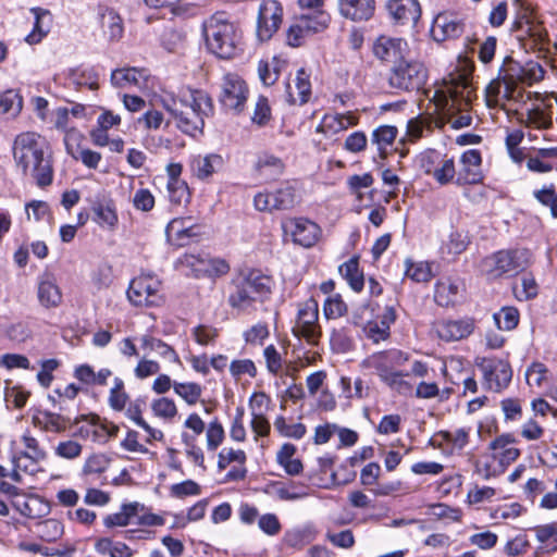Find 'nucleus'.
Returning <instances> with one entry per match:
<instances>
[{"label":"nucleus","instance_id":"obj_1","mask_svg":"<svg viewBox=\"0 0 557 557\" xmlns=\"http://www.w3.org/2000/svg\"><path fill=\"white\" fill-rule=\"evenodd\" d=\"M13 158L23 175H30L39 187L49 186L53 180L48 144L39 134L25 132L13 143Z\"/></svg>","mask_w":557,"mask_h":557},{"label":"nucleus","instance_id":"obj_2","mask_svg":"<svg viewBox=\"0 0 557 557\" xmlns=\"http://www.w3.org/2000/svg\"><path fill=\"white\" fill-rule=\"evenodd\" d=\"M472 94L470 78L466 73L450 75L449 81H445V89L434 91L435 108L453 128L460 129L471 124L472 117L468 111Z\"/></svg>","mask_w":557,"mask_h":557},{"label":"nucleus","instance_id":"obj_3","mask_svg":"<svg viewBox=\"0 0 557 557\" xmlns=\"http://www.w3.org/2000/svg\"><path fill=\"white\" fill-rule=\"evenodd\" d=\"M163 107L174 117L176 126L191 136L201 133L205 117L213 111L211 98L202 90L190 88L163 99Z\"/></svg>","mask_w":557,"mask_h":557},{"label":"nucleus","instance_id":"obj_4","mask_svg":"<svg viewBox=\"0 0 557 557\" xmlns=\"http://www.w3.org/2000/svg\"><path fill=\"white\" fill-rule=\"evenodd\" d=\"M203 33L208 49L221 59H232L240 50L242 33L224 13L213 14L206 22Z\"/></svg>","mask_w":557,"mask_h":557},{"label":"nucleus","instance_id":"obj_5","mask_svg":"<svg viewBox=\"0 0 557 557\" xmlns=\"http://www.w3.org/2000/svg\"><path fill=\"white\" fill-rule=\"evenodd\" d=\"M271 293V278L259 271H250L233 280L228 305L237 310H246L257 301H262Z\"/></svg>","mask_w":557,"mask_h":557},{"label":"nucleus","instance_id":"obj_6","mask_svg":"<svg viewBox=\"0 0 557 557\" xmlns=\"http://www.w3.org/2000/svg\"><path fill=\"white\" fill-rule=\"evenodd\" d=\"M429 77V71L423 62L416 59H403L392 65L388 74V85L399 91H418L423 88Z\"/></svg>","mask_w":557,"mask_h":557},{"label":"nucleus","instance_id":"obj_7","mask_svg":"<svg viewBox=\"0 0 557 557\" xmlns=\"http://www.w3.org/2000/svg\"><path fill=\"white\" fill-rule=\"evenodd\" d=\"M475 364L483 373V386L491 392L502 393L512 379V369L508 361L497 358H476Z\"/></svg>","mask_w":557,"mask_h":557},{"label":"nucleus","instance_id":"obj_8","mask_svg":"<svg viewBox=\"0 0 557 557\" xmlns=\"http://www.w3.org/2000/svg\"><path fill=\"white\" fill-rule=\"evenodd\" d=\"M527 250H500L484 260V267L492 277L517 274L528 265Z\"/></svg>","mask_w":557,"mask_h":557},{"label":"nucleus","instance_id":"obj_9","mask_svg":"<svg viewBox=\"0 0 557 557\" xmlns=\"http://www.w3.org/2000/svg\"><path fill=\"white\" fill-rule=\"evenodd\" d=\"M293 334L304 337L309 344H317L322 335L319 324V306L317 300L308 299L298 306Z\"/></svg>","mask_w":557,"mask_h":557},{"label":"nucleus","instance_id":"obj_10","mask_svg":"<svg viewBox=\"0 0 557 557\" xmlns=\"http://www.w3.org/2000/svg\"><path fill=\"white\" fill-rule=\"evenodd\" d=\"M161 283L150 274H143L132 280L127 297L135 306H158L162 298L159 294Z\"/></svg>","mask_w":557,"mask_h":557},{"label":"nucleus","instance_id":"obj_11","mask_svg":"<svg viewBox=\"0 0 557 557\" xmlns=\"http://www.w3.org/2000/svg\"><path fill=\"white\" fill-rule=\"evenodd\" d=\"M283 8L277 0H264L261 2L257 18V37L260 41H267L277 32L282 23Z\"/></svg>","mask_w":557,"mask_h":557},{"label":"nucleus","instance_id":"obj_12","mask_svg":"<svg viewBox=\"0 0 557 557\" xmlns=\"http://www.w3.org/2000/svg\"><path fill=\"white\" fill-rule=\"evenodd\" d=\"M282 227L296 245L305 248L314 246L321 236L320 226L305 218L288 219L282 223Z\"/></svg>","mask_w":557,"mask_h":557},{"label":"nucleus","instance_id":"obj_13","mask_svg":"<svg viewBox=\"0 0 557 557\" xmlns=\"http://www.w3.org/2000/svg\"><path fill=\"white\" fill-rule=\"evenodd\" d=\"M248 88L245 82L236 74H226L223 77L220 102L226 110L240 112L247 100Z\"/></svg>","mask_w":557,"mask_h":557},{"label":"nucleus","instance_id":"obj_14","mask_svg":"<svg viewBox=\"0 0 557 557\" xmlns=\"http://www.w3.org/2000/svg\"><path fill=\"white\" fill-rule=\"evenodd\" d=\"M373 54L382 62L396 65L409 53L408 44L403 38L380 36L373 44Z\"/></svg>","mask_w":557,"mask_h":557},{"label":"nucleus","instance_id":"obj_15","mask_svg":"<svg viewBox=\"0 0 557 557\" xmlns=\"http://www.w3.org/2000/svg\"><path fill=\"white\" fill-rule=\"evenodd\" d=\"M168 240L177 247H184L201 235V226L194 223L190 216L175 218L165 228Z\"/></svg>","mask_w":557,"mask_h":557},{"label":"nucleus","instance_id":"obj_16","mask_svg":"<svg viewBox=\"0 0 557 557\" xmlns=\"http://www.w3.org/2000/svg\"><path fill=\"white\" fill-rule=\"evenodd\" d=\"M475 327V320L470 317L457 320L444 319L434 324L437 336L445 342L461 341L470 336Z\"/></svg>","mask_w":557,"mask_h":557},{"label":"nucleus","instance_id":"obj_17","mask_svg":"<svg viewBox=\"0 0 557 557\" xmlns=\"http://www.w3.org/2000/svg\"><path fill=\"white\" fill-rule=\"evenodd\" d=\"M521 1L522 0H515V3L519 4L521 8L517 13L513 29L523 32V34L532 39L535 46L544 44L547 40L546 29L543 27L542 23L533 18L530 8L524 7Z\"/></svg>","mask_w":557,"mask_h":557},{"label":"nucleus","instance_id":"obj_18","mask_svg":"<svg viewBox=\"0 0 557 557\" xmlns=\"http://www.w3.org/2000/svg\"><path fill=\"white\" fill-rule=\"evenodd\" d=\"M461 169L457 173L456 184L468 185L479 184L483 180L481 171V153L479 150L470 149L462 153L460 158Z\"/></svg>","mask_w":557,"mask_h":557},{"label":"nucleus","instance_id":"obj_19","mask_svg":"<svg viewBox=\"0 0 557 557\" xmlns=\"http://www.w3.org/2000/svg\"><path fill=\"white\" fill-rule=\"evenodd\" d=\"M515 443L516 438L509 433L502 434L490 443L488 448L493 451L492 458L498 460L500 471H505L510 463L519 458L520 449L512 446Z\"/></svg>","mask_w":557,"mask_h":557},{"label":"nucleus","instance_id":"obj_20","mask_svg":"<svg viewBox=\"0 0 557 557\" xmlns=\"http://www.w3.org/2000/svg\"><path fill=\"white\" fill-rule=\"evenodd\" d=\"M465 32V24L456 16L440 13L433 22L431 34L436 41H445L460 37Z\"/></svg>","mask_w":557,"mask_h":557},{"label":"nucleus","instance_id":"obj_21","mask_svg":"<svg viewBox=\"0 0 557 557\" xmlns=\"http://www.w3.org/2000/svg\"><path fill=\"white\" fill-rule=\"evenodd\" d=\"M504 83V98L510 100L513 98L517 85L525 79L524 66L515 61L511 57H506L498 70Z\"/></svg>","mask_w":557,"mask_h":557},{"label":"nucleus","instance_id":"obj_22","mask_svg":"<svg viewBox=\"0 0 557 557\" xmlns=\"http://www.w3.org/2000/svg\"><path fill=\"white\" fill-rule=\"evenodd\" d=\"M387 10L391 16L403 25H416L421 16L420 3L417 0H389Z\"/></svg>","mask_w":557,"mask_h":557},{"label":"nucleus","instance_id":"obj_23","mask_svg":"<svg viewBox=\"0 0 557 557\" xmlns=\"http://www.w3.org/2000/svg\"><path fill=\"white\" fill-rule=\"evenodd\" d=\"M357 124L358 117L350 112L344 114H325L317 126L315 132L322 133L325 137H332Z\"/></svg>","mask_w":557,"mask_h":557},{"label":"nucleus","instance_id":"obj_24","mask_svg":"<svg viewBox=\"0 0 557 557\" xmlns=\"http://www.w3.org/2000/svg\"><path fill=\"white\" fill-rule=\"evenodd\" d=\"M310 75L305 69H299L294 81V85L286 84V100L290 104H305L309 101L311 95Z\"/></svg>","mask_w":557,"mask_h":557},{"label":"nucleus","instance_id":"obj_25","mask_svg":"<svg viewBox=\"0 0 557 557\" xmlns=\"http://www.w3.org/2000/svg\"><path fill=\"white\" fill-rule=\"evenodd\" d=\"M341 14L351 21H367L374 12V0H338Z\"/></svg>","mask_w":557,"mask_h":557},{"label":"nucleus","instance_id":"obj_26","mask_svg":"<svg viewBox=\"0 0 557 557\" xmlns=\"http://www.w3.org/2000/svg\"><path fill=\"white\" fill-rule=\"evenodd\" d=\"M462 284L458 280L444 277L437 281L434 300L441 307H449L457 302Z\"/></svg>","mask_w":557,"mask_h":557},{"label":"nucleus","instance_id":"obj_27","mask_svg":"<svg viewBox=\"0 0 557 557\" xmlns=\"http://www.w3.org/2000/svg\"><path fill=\"white\" fill-rule=\"evenodd\" d=\"M98 16L103 34L109 40L116 41L122 38L124 27L123 21L117 12L110 8H100Z\"/></svg>","mask_w":557,"mask_h":557},{"label":"nucleus","instance_id":"obj_28","mask_svg":"<svg viewBox=\"0 0 557 557\" xmlns=\"http://www.w3.org/2000/svg\"><path fill=\"white\" fill-rule=\"evenodd\" d=\"M191 170L200 180H207L223 166V158L216 153L197 156L191 160Z\"/></svg>","mask_w":557,"mask_h":557},{"label":"nucleus","instance_id":"obj_29","mask_svg":"<svg viewBox=\"0 0 557 557\" xmlns=\"http://www.w3.org/2000/svg\"><path fill=\"white\" fill-rule=\"evenodd\" d=\"M267 492L280 500H297L308 495L306 486L294 481H290L288 485L278 481L272 482Z\"/></svg>","mask_w":557,"mask_h":557},{"label":"nucleus","instance_id":"obj_30","mask_svg":"<svg viewBox=\"0 0 557 557\" xmlns=\"http://www.w3.org/2000/svg\"><path fill=\"white\" fill-rule=\"evenodd\" d=\"M398 135V129L393 125H381L371 135V144L376 146L379 156L384 159L388 153V147L393 145Z\"/></svg>","mask_w":557,"mask_h":557},{"label":"nucleus","instance_id":"obj_31","mask_svg":"<svg viewBox=\"0 0 557 557\" xmlns=\"http://www.w3.org/2000/svg\"><path fill=\"white\" fill-rule=\"evenodd\" d=\"M38 300L45 308L58 307L62 301V294L58 285L49 276L39 282Z\"/></svg>","mask_w":557,"mask_h":557},{"label":"nucleus","instance_id":"obj_32","mask_svg":"<svg viewBox=\"0 0 557 557\" xmlns=\"http://www.w3.org/2000/svg\"><path fill=\"white\" fill-rule=\"evenodd\" d=\"M74 139V134H69L65 137V146L67 153H70L74 159L81 160L87 168L97 169L102 158L101 154L90 149L81 148L79 146L74 147L72 144V140Z\"/></svg>","mask_w":557,"mask_h":557},{"label":"nucleus","instance_id":"obj_33","mask_svg":"<svg viewBox=\"0 0 557 557\" xmlns=\"http://www.w3.org/2000/svg\"><path fill=\"white\" fill-rule=\"evenodd\" d=\"M256 170L264 180L273 181L283 173L284 164L280 158L263 153L258 157Z\"/></svg>","mask_w":557,"mask_h":557},{"label":"nucleus","instance_id":"obj_34","mask_svg":"<svg viewBox=\"0 0 557 557\" xmlns=\"http://www.w3.org/2000/svg\"><path fill=\"white\" fill-rule=\"evenodd\" d=\"M139 506L137 502L123 504L119 512L110 513L103 518V524L108 529L128 525L131 520L137 516Z\"/></svg>","mask_w":557,"mask_h":557},{"label":"nucleus","instance_id":"obj_35","mask_svg":"<svg viewBox=\"0 0 557 557\" xmlns=\"http://www.w3.org/2000/svg\"><path fill=\"white\" fill-rule=\"evenodd\" d=\"M69 79L77 88L88 87L90 90L99 88V74L95 67H77L69 72Z\"/></svg>","mask_w":557,"mask_h":557},{"label":"nucleus","instance_id":"obj_36","mask_svg":"<svg viewBox=\"0 0 557 557\" xmlns=\"http://www.w3.org/2000/svg\"><path fill=\"white\" fill-rule=\"evenodd\" d=\"M339 272L355 292H360L363 288L364 278L362 272L359 270L358 257H352L342 264Z\"/></svg>","mask_w":557,"mask_h":557},{"label":"nucleus","instance_id":"obj_37","mask_svg":"<svg viewBox=\"0 0 557 557\" xmlns=\"http://www.w3.org/2000/svg\"><path fill=\"white\" fill-rule=\"evenodd\" d=\"M30 12L35 16V24L33 32L26 36L25 40L29 45H34L40 42L44 36L48 33L49 29L47 25H45V20L50 22V13L49 11L40 8H32Z\"/></svg>","mask_w":557,"mask_h":557},{"label":"nucleus","instance_id":"obj_38","mask_svg":"<svg viewBox=\"0 0 557 557\" xmlns=\"http://www.w3.org/2000/svg\"><path fill=\"white\" fill-rule=\"evenodd\" d=\"M140 75L141 72L136 67L117 69L111 73V84L119 88L138 86Z\"/></svg>","mask_w":557,"mask_h":557},{"label":"nucleus","instance_id":"obj_39","mask_svg":"<svg viewBox=\"0 0 557 557\" xmlns=\"http://www.w3.org/2000/svg\"><path fill=\"white\" fill-rule=\"evenodd\" d=\"M94 220L100 226L114 227L117 223V214L112 202H97L92 207Z\"/></svg>","mask_w":557,"mask_h":557},{"label":"nucleus","instance_id":"obj_40","mask_svg":"<svg viewBox=\"0 0 557 557\" xmlns=\"http://www.w3.org/2000/svg\"><path fill=\"white\" fill-rule=\"evenodd\" d=\"M298 18L308 35L325 29L330 22V16L321 10L315 11L313 14H302Z\"/></svg>","mask_w":557,"mask_h":557},{"label":"nucleus","instance_id":"obj_41","mask_svg":"<svg viewBox=\"0 0 557 557\" xmlns=\"http://www.w3.org/2000/svg\"><path fill=\"white\" fill-rule=\"evenodd\" d=\"M273 200L275 210H289L298 202V195L293 186L285 184L273 193Z\"/></svg>","mask_w":557,"mask_h":557},{"label":"nucleus","instance_id":"obj_42","mask_svg":"<svg viewBox=\"0 0 557 557\" xmlns=\"http://www.w3.org/2000/svg\"><path fill=\"white\" fill-rule=\"evenodd\" d=\"M173 389L189 406L196 405L202 394V387L195 382H173Z\"/></svg>","mask_w":557,"mask_h":557},{"label":"nucleus","instance_id":"obj_43","mask_svg":"<svg viewBox=\"0 0 557 557\" xmlns=\"http://www.w3.org/2000/svg\"><path fill=\"white\" fill-rule=\"evenodd\" d=\"M140 341L143 348L157 351L161 357L165 359L178 361V356L175 350L163 341L150 335H144Z\"/></svg>","mask_w":557,"mask_h":557},{"label":"nucleus","instance_id":"obj_44","mask_svg":"<svg viewBox=\"0 0 557 557\" xmlns=\"http://www.w3.org/2000/svg\"><path fill=\"white\" fill-rule=\"evenodd\" d=\"M519 311L515 307H504L493 314L496 326L503 331H511L519 323Z\"/></svg>","mask_w":557,"mask_h":557},{"label":"nucleus","instance_id":"obj_45","mask_svg":"<svg viewBox=\"0 0 557 557\" xmlns=\"http://www.w3.org/2000/svg\"><path fill=\"white\" fill-rule=\"evenodd\" d=\"M527 127H535L537 129H548L553 126L552 111L545 112L540 107L533 108L527 112L523 121Z\"/></svg>","mask_w":557,"mask_h":557},{"label":"nucleus","instance_id":"obj_46","mask_svg":"<svg viewBox=\"0 0 557 557\" xmlns=\"http://www.w3.org/2000/svg\"><path fill=\"white\" fill-rule=\"evenodd\" d=\"M23 107L22 98L14 90L0 94V114L16 116Z\"/></svg>","mask_w":557,"mask_h":557},{"label":"nucleus","instance_id":"obj_47","mask_svg":"<svg viewBox=\"0 0 557 557\" xmlns=\"http://www.w3.org/2000/svg\"><path fill=\"white\" fill-rule=\"evenodd\" d=\"M363 366L366 368L374 369L380 379L395 371L392 363H389V358L385 351L375 352L369 356L364 359Z\"/></svg>","mask_w":557,"mask_h":557},{"label":"nucleus","instance_id":"obj_48","mask_svg":"<svg viewBox=\"0 0 557 557\" xmlns=\"http://www.w3.org/2000/svg\"><path fill=\"white\" fill-rule=\"evenodd\" d=\"M38 535L46 542H54L63 534V525L59 520L48 519L37 527Z\"/></svg>","mask_w":557,"mask_h":557},{"label":"nucleus","instance_id":"obj_49","mask_svg":"<svg viewBox=\"0 0 557 557\" xmlns=\"http://www.w3.org/2000/svg\"><path fill=\"white\" fill-rule=\"evenodd\" d=\"M280 73V61L277 59H273L271 63L267 61H260L258 64V75L260 81L265 86L273 85L277 78Z\"/></svg>","mask_w":557,"mask_h":557},{"label":"nucleus","instance_id":"obj_50","mask_svg":"<svg viewBox=\"0 0 557 557\" xmlns=\"http://www.w3.org/2000/svg\"><path fill=\"white\" fill-rule=\"evenodd\" d=\"M128 400V395L124 391V382L120 377L114 379V385L110 389L109 405L113 410L122 411Z\"/></svg>","mask_w":557,"mask_h":557},{"label":"nucleus","instance_id":"obj_51","mask_svg":"<svg viewBox=\"0 0 557 557\" xmlns=\"http://www.w3.org/2000/svg\"><path fill=\"white\" fill-rule=\"evenodd\" d=\"M381 381L385 383L391 389L401 394L409 395L412 392V385L404 380V374L399 371H393L383 377Z\"/></svg>","mask_w":557,"mask_h":557},{"label":"nucleus","instance_id":"obj_52","mask_svg":"<svg viewBox=\"0 0 557 557\" xmlns=\"http://www.w3.org/2000/svg\"><path fill=\"white\" fill-rule=\"evenodd\" d=\"M275 429L282 436L300 440L306 434V425L302 423L287 424L285 418L280 416L274 421Z\"/></svg>","mask_w":557,"mask_h":557},{"label":"nucleus","instance_id":"obj_53","mask_svg":"<svg viewBox=\"0 0 557 557\" xmlns=\"http://www.w3.org/2000/svg\"><path fill=\"white\" fill-rule=\"evenodd\" d=\"M151 410L154 416L163 419H173L177 414V407L173 399L161 397L151 403Z\"/></svg>","mask_w":557,"mask_h":557},{"label":"nucleus","instance_id":"obj_54","mask_svg":"<svg viewBox=\"0 0 557 557\" xmlns=\"http://www.w3.org/2000/svg\"><path fill=\"white\" fill-rule=\"evenodd\" d=\"M470 429L461 428L454 432L451 431H440L437 436L447 444H451L453 447L462 449L469 442Z\"/></svg>","mask_w":557,"mask_h":557},{"label":"nucleus","instance_id":"obj_55","mask_svg":"<svg viewBox=\"0 0 557 557\" xmlns=\"http://www.w3.org/2000/svg\"><path fill=\"white\" fill-rule=\"evenodd\" d=\"M169 199L172 203L182 205L187 202L190 197L189 188L184 181L168 182L166 185Z\"/></svg>","mask_w":557,"mask_h":557},{"label":"nucleus","instance_id":"obj_56","mask_svg":"<svg viewBox=\"0 0 557 557\" xmlns=\"http://www.w3.org/2000/svg\"><path fill=\"white\" fill-rule=\"evenodd\" d=\"M406 276L410 277L412 281L417 283H425L429 282L432 277L431 268L428 263L424 262H406Z\"/></svg>","mask_w":557,"mask_h":557},{"label":"nucleus","instance_id":"obj_57","mask_svg":"<svg viewBox=\"0 0 557 557\" xmlns=\"http://www.w3.org/2000/svg\"><path fill=\"white\" fill-rule=\"evenodd\" d=\"M434 180L441 185L450 183L456 176L455 163L453 159H444L441 165L432 172Z\"/></svg>","mask_w":557,"mask_h":557},{"label":"nucleus","instance_id":"obj_58","mask_svg":"<svg viewBox=\"0 0 557 557\" xmlns=\"http://www.w3.org/2000/svg\"><path fill=\"white\" fill-rule=\"evenodd\" d=\"M82 450L83 446L78 442L72 440L60 442L54 448L57 456L70 460L79 457Z\"/></svg>","mask_w":557,"mask_h":557},{"label":"nucleus","instance_id":"obj_59","mask_svg":"<svg viewBox=\"0 0 557 557\" xmlns=\"http://www.w3.org/2000/svg\"><path fill=\"white\" fill-rule=\"evenodd\" d=\"M109 463L110 459L104 454H94L86 460L83 471L86 474L102 473Z\"/></svg>","mask_w":557,"mask_h":557},{"label":"nucleus","instance_id":"obj_60","mask_svg":"<svg viewBox=\"0 0 557 557\" xmlns=\"http://www.w3.org/2000/svg\"><path fill=\"white\" fill-rule=\"evenodd\" d=\"M224 440V430L218 420L210 422L207 429V446L209 450H215Z\"/></svg>","mask_w":557,"mask_h":557},{"label":"nucleus","instance_id":"obj_61","mask_svg":"<svg viewBox=\"0 0 557 557\" xmlns=\"http://www.w3.org/2000/svg\"><path fill=\"white\" fill-rule=\"evenodd\" d=\"M22 441L25 447L28 449L27 451H22L25 458H28L33 461H42L46 459V451L40 448L38 441L29 435H24Z\"/></svg>","mask_w":557,"mask_h":557},{"label":"nucleus","instance_id":"obj_62","mask_svg":"<svg viewBox=\"0 0 557 557\" xmlns=\"http://www.w3.org/2000/svg\"><path fill=\"white\" fill-rule=\"evenodd\" d=\"M346 304L342 300L339 295L329 297L323 305V311L327 319L339 318L346 312Z\"/></svg>","mask_w":557,"mask_h":557},{"label":"nucleus","instance_id":"obj_63","mask_svg":"<svg viewBox=\"0 0 557 557\" xmlns=\"http://www.w3.org/2000/svg\"><path fill=\"white\" fill-rule=\"evenodd\" d=\"M547 368L542 362H533L525 372V380L530 386H541L546 377Z\"/></svg>","mask_w":557,"mask_h":557},{"label":"nucleus","instance_id":"obj_64","mask_svg":"<svg viewBox=\"0 0 557 557\" xmlns=\"http://www.w3.org/2000/svg\"><path fill=\"white\" fill-rule=\"evenodd\" d=\"M534 196L542 205L549 207L552 215L557 218V194L554 188L536 190Z\"/></svg>","mask_w":557,"mask_h":557}]
</instances>
